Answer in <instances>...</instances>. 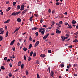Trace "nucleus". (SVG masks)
Masks as SVG:
<instances>
[{
    "instance_id": "1",
    "label": "nucleus",
    "mask_w": 78,
    "mask_h": 78,
    "mask_svg": "<svg viewBox=\"0 0 78 78\" xmlns=\"http://www.w3.org/2000/svg\"><path fill=\"white\" fill-rule=\"evenodd\" d=\"M20 13V12H14L12 14V16H17L18 14H19Z\"/></svg>"
},
{
    "instance_id": "2",
    "label": "nucleus",
    "mask_w": 78,
    "mask_h": 78,
    "mask_svg": "<svg viewBox=\"0 0 78 78\" xmlns=\"http://www.w3.org/2000/svg\"><path fill=\"white\" fill-rule=\"evenodd\" d=\"M49 36V34H47L46 35H45L43 38V39L44 40H45L47 37H48V36Z\"/></svg>"
},
{
    "instance_id": "3",
    "label": "nucleus",
    "mask_w": 78,
    "mask_h": 78,
    "mask_svg": "<svg viewBox=\"0 0 78 78\" xmlns=\"http://www.w3.org/2000/svg\"><path fill=\"white\" fill-rule=\"evenodd\" d=\"M61 38H62V40L63 41H64L65 40V39H67L68 38V37H65L62 36L61 37Z\"/></svg>"
},
{
    "instance_id": "4",
    "label": "nucleus",
    "mask_w": 78,
    "mask_h": 78,
    "mask_svg": "<svg viewBox=\"0 0 78 78\" xmlns=\"http://www.w3.org/2000/svg\"><path fill=\"white\" fill-rule=\"evenodd\" d=\"M24 7L25 6L23 5H22L21 6V8L20 9V10L21 11H23V10H24Z\"/></svg>"
},
{
    "instance_id": "5",
    "label": "nucleus",
    "mask_w": 78,
    "mask_h": 78,
    "mask_svg": "<svg viewBox=\"0 0 78 78\" xmlns=\"http://www.w3.org/2000/svg\"><path fill=\"white\" fill-rule=\"evenodd\" d=\"M39 41H37L34 45L35 47H36L39 45Z\"/></svg>"
},
{
    "instance_id": "6",
    "label": "nucleus",
    "mask_w": 78,
    "mask_h": 78,
    "mask_svg": "<svg viewBox=\"0 0 78 78\" xmlns=\"http://www.w3.org/2000/svg\"><path fill=\"white\" fill-rule=\"evenodd\" d=\"M56 33L57 34H60L61 33V31L58 30V29L56 30Z\"/></svg>"
},
{
    "instance_id": "7",
    "label": "nucleus",
    "mask_w": 78,
    "mask_h": 78,
    "mask_svg": "<svg viewBox=\"0 0 78 78\" xmlns=\"http://www.w3.org/2000/svg\"><path fill=\"white\" fill-rule=\"evenodd\" d=\"M27 9H26L24 10L22 13V15H23L25 13L27 12Z\"/></svg>"
},
{
    "instance_id": "8",
    "label": "nucleus",
    "mask_w": 78,
    "mask_h": 78,
    "mask_svg": "<svg viewBox=\"0 0 78 78\" xmlns=\"http://www.w3.org/2000/svg\"><path fill=\"white\" fill-rule=\"evenodd\" d=\"M16 41V40H13L10 43V45H12L13 44H14V42Z\"/></svg>"
},
{
    "instance_id": "9",
    "label": "nucleus",
    "mask_w": 78,
    "mask_h": 78,
    "mask_svg": "<svg viewBox=\"0 0 78 78\" xmlns=\"http://www.w3.org/2000/svg\"><path fill=\"white\" fill-rule=\"evenodd\" d=\"M17 21L18 22H21V19H20V18H18L17 19Z\"/></svg>"
},
{
    "instance_id": "10",
    "label": "nucleus",
    "mask_w": 78,
    "mask_h": 78,
    "mask_svg": "<svg viewBox=\"0 0 78 78\" xmlns=\"http://www.w3.org/2000/svg\"><path fill=\"white\" fill-rule=\"evenodd\" d=\"M40 32H41V34L42 35H44V33H45V30H43L42 31H41Z\"/></svg>"
},
{
    "instance_id": "11",
    "label": "nucleus",
    "mask_w": 78,
    "mask_h": 78,
    "mask_svg": "<svg viewBox=\"0 0 78 78\" xmlns=\"http://www.w3.org/2000/svg\"><path fill=\"white\" fill-rule=\"evenodd\" d=\"M21 64H22V62L19 61L18 63V66H21Z\"/></svg>"
},
{
    "instance_id": "12",
    "label": "nucleus",
    "mask_w": 78,
    "mask_h": 78,
    "mask_svg": "<svg viewBox=\"0 0 78 78\" xmlns=\"http://www.w3.org/2000/svg\"><path fill=\"white\" fill-rule=\"evenodd\" d=\"M40 56L42 58H45V55L44 54H42L40 55Z\"/></svg>"
},
{
    "instance_id": "13",
    "label": "nucleus",
    "mask_w": 78,
    "mask_h": 78,
    "mask_svg": "<svg viewBox=\"0 0 78 78\" xmlns=\"http://www.w3.org/2000/svg\"><path fill=\"white\" fill-rule=\"evenodd\" d=\"M9 21H10V20H8L4 22V23H9Z\"/></svg>"
},
{
    "instance_id": "14",
    "label": "nucleus",
    "mask_w": 78,
    "mask_h": 78,
    "mask_svg": "<svg viewBox=\"0 0 78 78\" xmlns=\"http://www.w3.org/2000/svg\"><path fill=\"white\" fill-rule=\"evenodd\" d=\"M51 75L52 77L54 76V72L53 71H51Z\"/></svg>"
},
{
    "instance_id": "15",
    "label": "nucleus",
    "mask_w": 78,
    "mask_h": 78,
    "mask_svg": "<svg viewBox=\"0 0 78 78\" xmlns=\"http://www.w3.org/2000/svg\"><path fill=\"white\" fill-rule=\"evenodd\" d=\"M45 30V28H41L40 29V30H39V32L40 33H41V31L42 30Z\"/></svg>"
},
{
    "instance_id": "16",
    "label": "nucleus",
    "mask_w": 78,
    "mask_h": 78,
    "mask_svg": "<svg viewBox=\"0 0 78 78\" xmlns=\"http://www.w3.org/2000/svg\"><path fill=\"white\" fill-rule=\"evenodd\" d=\"M1 69L2 70H5V67L3 66H1Z\"/></svg>"
},
{
    "instance_id": "17",
    "label": "nucleus",
    "mask_w": 78,
    "mask_h": 78,
    "mask_svg": "<svg viewBox=\"0 0 78 78\" xmlns=\"http://www.w3.org/2000/svg\"><path fill=\"white\" fill-rule=\"evenodd\" d=\"M72 23V24H75L76 23V21L75 20H73Z\"/></svg>"
},
{
    "instance_id": "18",
    "label": "nucleus",
    "mask_w": 78,
    "mask_h": 78,
    "mask_svg": "<svg viewBox=\"0 0 78 78\" xmlns=\"http://www.w3.org/2000/svg\"><path fill=\"white\" fill-rule=\"evenodd\" d=\"M68 27L69 28H72V26H71V25H70L69 24L68 25Z\"/></svg>"
},
{
    "instance_id": "19",
    "label": "nucleus",
    "mask_w": 78,
    "mask_h": 78,
    "mask_svg": "<svg viewBox=\"0 0 78 78\" xmlns=\"http://www.w3.org/2000/svg\"><path fill=\"white\" fill-rule=\"evenodd\" d=\"M32 45L33 44H30L29 47V49H30V48L32 47Z\"/></svg>"
},
{
    "instance_id": "20",
    "label": "nucleus",
    "mask_w": 78,
    "mask_h": 78,
    "mask_svg": "<svg viewBox=\"0 0 78 78\" xmlns=\"http://www.w3.org/2000/svg\"><path fill=\"white\" fill-rule=\"evenodd\" d=\"M23 50L24 51H26L27 50V48H26L25 47H24L23 48Z\"/></svg>"
},
{
    "instance_id": "21",
    "label": "nucleus",
    "mask_w": 78,
    "mask_h": 78,
    "mask_svg": "<svg viewBox=\"0 0 78 78\" xmlns=\"http://www.w3.org/2000/svg\"><path fill=\"white\" fill-rule=\"evenodd\" d=\"M29 40V41H33V39H32V38H31V36L30 37Z\"/></svg>"
},
{
    "instance_id": "22",
    "label": "nucleus",
    "mask_w": 78,
    "mask_h": 78,
    "mask_svg": "<svg viewBox=\"0 0 78 78\" xmlns=\"http://www.w3.org/2000/svg\"><path fill=\"white\" fill-rule=\"evenodd\" d=\"M24 67V64H22L21 65V69H23Z\"/></svg>"
},
{
    "instance_id": "23",
    "label": "nucleus",
    "mask_w": 78,
    "mask_h": 78,
    "mask_svg": "<svg viewBox=\"0 0 78 78\" xmlns=\"http://www.w3.org/2000/svg\"><path fill=\"white\" fill-rule=\"evenodd\" d=\"M3 40V37L2 36H0V41H2Z\"/></svg>"
},
{
    "instance_id": "24",
    "label": "nucleus",
    "mask_w": 78,
    "mask_h": 78,
    "mask_svg": "<svg viewBox=\"0 0 78 78\" xmlns=\"http://www.w3.org/2000/svg\"><path fill=\"white\" fill-rule=\"evenodd\" d=\"M9 76L10 77H11V76H12V74L11 73H9Z\"/></svg>"
},
{
    "instance_id": "25",
    "label": "nucleus",
    "mask_w": 78,
    "mask_h": 78,
    "mask_svg": "<svg viewBox=\"0 0 78 78\" xmlns=\"http://www.w3.org/2000/svg\"><path fill=\"white\" fill-rule=\"evenodd\" d=\"M8 33H9L8 31H7L5 37H8Z\"/></svg>"
},
{
    "instance_id": "26",
    "label": "nucleus",
    "mask_w": 78,
    "mask_h": 78,
    "mask_svg": "<svg viewBox=\"0 0 78 78\" xmlns=\"http://www.w3.org/2000/svg\"><path fill=\"white\" fill-rule=\"evenodd\" d=\"M36 52H34L33 54V56L34 57V56H36Z\"/></svg>"
},
{
    "instance_id": "27",
    "label": "nucleus",
    "mask_w": 78,
    "mask_h": 78,
    "mask_svg": "<svg viewBox=\"0 0 78 78\" xmlns=\"http://www.w3.org/2000/svg\"><path fill=\"white\" fill-rule=\"evenodd\" d=\"M35 34L36 35V36H38V35H39V34L38 33V32H36Z\"/></svg>"
},
{
    "instance_id": "28",
    "label": "nucleus",
    "mask_w": 78,
    "mask_h": 78,
    "mask_svg": "<svg viewBox=\"0 0 78 78\" xmlns=\"http://www.w3.org/2000/svg\"><path fill=\"white\" fill-rule=\"evenodd\" d=\"M17 9H20V5H18L17 6Z\"/></svg>"
},
{
    "instance_id": "29",
    "label": "nucleus",
    "mask_w": 78,
    "mask_h": 78,
    "mask_svg": "<svg viewBox=\"0 0 78 78\" xmlns=\"http://www.w3.org/2000/svg\"><path fill=\"white\" fill-rule=\"evenodd\" d=\"M33 51H31L30 52V56H32V55H33Z\"/></svg>"
},
{
    "instance_id": "30",
    "label": "nucleus",
    "mask_w": 78,
    "mask_h": 78,
    "mask_svg": "<svg viewBox=\"0 0 78 78\" xmlns=\"http://www.w3.org/2000/svg\"><path fill=\"white\" fill-rule=\"evenodd\" d=\"M26 73L27 75H28V72L27 70L26 71Z\"/></svg>"
},
{
    "instance_id": "31",
    "label": "nucleus",
    "mask_w": 78,
    "mask_h": 78,
    "mask_svg": "<svg viewBox=\"0 0 78 78\" xmlns=\"http://www.w3.org/2000/svg\"><path fill=\"white\" fill-rule=\"evenodd\" d=\"M43 27H45V28H47V25H45L43 26Z\"/></svg>"
},
{
    "instance_id": "32",
    "label": "nucleus",
    "mask_w": 78,
    "mask_h": 78,
    "mask_svg": "<svg viewBox=\"0 0 78 78\" xmlns=\"http://www.w3.org/2000/svg\"><path fill=\"white\" fill-rule=\"evenodd\" d=\"M33 18V16H32L31 17H30V21H31V22H32V18Z\"/></svg>"
},
{
    "instance_id": "33",
    "label": "nucleus",
    "mask_w": 78,
    "mask_h": 78,
    "mask_svg": "<svg viewBox=\"0 0 78 78\" xmlns=\"http://www.w3.org/2000/svg\"><path fill=\"white\" fill-rule=\"evenodd\" d=\"M48 52L49 53H51V50H48Z\"/></svg>"
},
{
    "instance_id": "34",
    "label": "nucleus",
    "mask_w": 78,
    "mask_h": 78,
    "mask_svg": "<svg viewBox=\"0 0 78 78\" xmlns=\"http://www.w3.org/2000/svg\"><path fill=\"white\" fill-rule=\"evenodd\" d=\"M55 4H56V6H58V5H59V2H57Z\"/></svg>"
},
{
    "instance_id": "35",
    "label": "nucleus",
    "mask_w": 78,
    "mask_h": 78,
    "mask_svg": "<svg viewBox=\"0 0 78 78\" xmlns=\"http://www.w3.org/2000/svg\"><path fill=\"white\" fill-rule=\"evenodd\" d=\"M37 64H39V61L38 60H37Z\"/></svg>"
},
{
    "instance_id": "36",
    "label": "nucleus",
    "mask_w": 78,
    "mask_h": 78,
    "mask_svg": "<svg viewBox=\"0 0 78 78\" xmlns=\"http://www.w3.org/2000/svg\"><path fill=\"white\" fill-rule=\"evenodd\" d=\"M12 58H13V59H14V58H15V56H14V53H13Z\"/></svg>"
},
{
    "instance_id": "37",
    "label": "nucleus",
    "mask_w": 78,
    "mask_h": 78,
    "mask_svg": "<svg viewBox=\"0 0 78 78\" xmlns=\"http://www.w3.org/2000/svg\"><path fill=\"white\" fill-rule=\"evenodd\" d=\"M28 61H31V57H29L28 58Z\"/></svg>"
},
{
    "instance_id": "38",
    "label": "nucleus",
    "mask_w": 78,
    "mask_h": 78,
    "mask_svg": "<svg viewBox=\"0 0 78 78\" xmlns=\"http://www.w3.org/2000/svg\"><path fill=\"white\" fill-rule=\"evenodd\" d=\"M4 60H5V61H6V60H7V57H5L4 58Z\"/></svg>"
},
{
    "instance_id": "39",
    "label": "nucleus",
    "mask_w": 78,
    "mask_h": 78,
    "mask_svg": "<svg viewBox=\"0 0 78 78\" xmlns=\"http://www.w3.org/2000/svg\"><path fill=\"white\" fill-rule=\"evenodd\" d=\"M3 33H4V31L3 30L0 33V34H3Z\"/></svg>"
},
{
    "instance_id": "40",
    "label": "nucleus",
    "mask_w": 78,
    "mask_h": 78,
    "mask_svg": "<svg viewBox=\"0 0 78 78\" xmlns=\"http://www.w3.org/2000/svg\"><path fill=\"white\" fill-rule=\"evenodd\" d=\"M59 23L60 24V25H62V21H60L59 22Z\"/></svg>"
},
{
    "instance_id": "41",
    "label": "nucleus",
    "mask_w": 78,
    "mask_h": 78,
    "mask_svg": "<svg viewBox=\"0 0 78 78\" xmlns=\"http://www.w3.org/2000/svg\"><path fill=\"white\" fill-rule=\"evenodd\" d=\"M48 69L49 70V73H50V67H48Z\"/></svg>"
},
{
    "instance_id": "42",
    "label": "nucleus",
    "mask_w": 78,
    "mask_h": 78,
    "mask_svg": "<svg viewBox=\"0 0 78 78\" xmlns=\"http://www.w3.org/2000/svg\"><path fill=\"white\" fill-rule=\"evenodd\" d=\"M40 22H41V23H42V22H43V20H42V19H41Z\"/></svg>"
},
{
    "instance_id": "43",
    "label": "nucleus",
    "mask_w": 78,
    "mask_h": 78,
    "mask_svg": "<svg viewBox=\"0 0 78 78\" xmlns=\"http://www.w3.org/2000/svg\"><path fill=\"white\" fill-rule=\"evenodd\" d=\"M37 78H40V77L39 76V75L37 73Z\"/></svg>"
},
{
    "instance_id": "44",
    "label": "nucleus",
    "mask_w": 78,
    "mask_h": 78,
    "mask_svg": "<svg viewBox=\"0 0 78 78\" xmlns=\"http://www.w3.org/2000/svg\"><path fill=\"white\" fill-rule=\"evenodd\" d=\"M24 60H27V58H26V56L25 55L24 56Z\"/></svg>"
},
{
    "instance_id": "45",
    "label": "nucleus",
    "mask_w": 78,
    "mask_h": 78,
    "mask_svg": "<svg viewBox=\"0 0 78 78\" xmlns=\"http://www.w3.org/2000/svg\"><path fill=\"white\" fill-rule=\"evenodd\" d=\"M75 34V35H77V34H78V31L76 32L75 34Z\"/></svg>"
},
{
    "instance_id": "46",
    "label": "nucleus",
    "mask_w": 78,
    "mask_h": 78,
    "mask_svg": "<svg viewBox=\"0 0 78 78\" xmlns=\"http://www.w3.org/2000/svg\"><path fill=\"white\" fill-rule=\"evenodd\" d=\"M24 41V42H25L27 41V37L25 38Z\"/></svg>"
},
{
    "instance_id": "47",
    "label": "nucleus",
    "mask_w": 78,
    "mask_h": 78,
    "mask_svg": "<svg viewBox=\"0 0 78 78\" xmlns=\"http://www.w3.org/2000/svg\"><path fill=\"white\" fill-rule=\"evenodd\" d=\"M48 12H49L50 13V12H51V9H49Z\"/></svg>"
},
{
    "instance_id": "48",
    "label": "nucleus",
    "mask_w": 78,
    "mask_h": 78,
    "mask_svg": "<svg viewBox=\"0 0 78 78\" xmlns=\"http://www.w3.org/2000/svg\"><path fill=\"white\" fill-rule=\"evenodd\" d=\"M22 47H23V44L21 45V46L20 48V49H21L22 48Z\"/></svg>"
},
{
    "instance_id": "49",
    "label": "nucleus",
    "mask_w": 78,
    "mask_h": 78,
    "mask_svg": "<svg viewBox=\"0 0 78 78\" xmlns=\"http://www.w3.org/2000/svg\"><path fill=\"white\" fill-rule=\"evenodd\" d=\"M73 66H74V67H77V65L76 64H74L73 65Z\"/></svg>"
},
{
    "instance_id": "50",
    "label": "nucleus",
    "mask_w": 78,
    "mask_h": 78,
    "mask_svg": "<svg viewBox=\"0 0 78 78\" xmlns=\"http://www.w3.org/2000/svg\"><path fill=\"white\" fill-rule=\"evenodd\" d=\"M77 41V39H75L73 41V42H76Z\"/></svg>"
},
{
    "instance_id": "51",
    "label": "nucleus",
    "mask_w": 78,
    "mask_h": 78,
    "mask_svg": "<svg viewBox=\"0 0 78 78\" xmlns=\"http://www.w3.org/2000/svg\"><path fill=\"white\" fill-rule=\"evenodd\" d=\"M61 66L62 67H64V64H62L61 65Z\"/></svg>"
},
{
    "instance_id": "52",
    "label": "nucleus",
    "mask_w": 78,
    "mask_h": 78,
    "mask_svg": "<svg viewBox=\"0 0 78 78\" xmlns=\"http://www.w3.org/2000/svg\"><path fill=\"white\" fill-rule=\"evenodd\" d=\"M7 62H9L10 61V59L9 58H8L7 60L6 61Z\"/></svg>"
},
{
    "instance_id": "53",
    "label": "nucleus",
    "mask_w": 78,
    "mask_h": 78,
    "mask_svg": "<svg viewBox=\"0 0 78 78\" xmlns=\"http://www.w3.org/2000/svg\"><path fill=\"white\" fill-rule=\"evenodd\" d=\"M20 27H19L16 30V31H18V30H19V29H20Z\"/></svg>"
},
{
    "instance_id": "54",
    "label": "nucleus",
    "mask_w": 78,
    "mask_h": 78,
    "mask_svg": "<svg viewBox=\"0 0 78 78\" xmlns=\"http://www.w3.org/2000/svg\"><path fill=\"white\" fill-rule=\"evenodd\" d=\"M17 45L18 46H19V45H20V43H19V42H18L17 43Z\"/></svg>"
},
{
    "instance_id": "55",
    "label": "nucleus",
    "mask_w": 78,
    "mask_h": 78,
    "mask_svg": "<svg viewBox=\"0 0 78 78\" xmlns=\"http://www.w3.org/2000/svg\"><path fill=\"white\" fill-rule=\"evenodd\" d=\"M52 25H55V22L54 21H52Z\"/></svg>"
},
{
    "instance_id": "56",
    "label": "nucleus",
    "mask_w": 78,
    "mask_h": 78,
    "mask_svg": "<svg viewBox=\"0 0 78 78\" xmlns=\"http://www.w3.org/2000/svg\"><path fill=\"white\" fill-rule=\"evenodd\" d=\"M16 2H14L13 3V5H16Z\"/></svg>"
},
{
    "instance_id": "57",
    "label": "nucleus",
    "mask_w": 78,
    "mask_h": 78,
    "mask_svg": "<svg viewBox=\"0 0 78 78\" xmlns=\"http://www.w3.org/2000/svg\"><path fill=\"white\" fill-rule=\"evenodd\" d=\"M77 74H74V76H77Z\"/></svg>"
},
{
    "instance_id": "58",
    "label": "nucleus",
    "mask_w": 78,
    "mask_h": 78,
    "mask_svg": "<svg viewBox=\"0 0 78 78\" xmlns=\"http://www.w3.org/2000/svg\"><path fill=\"white\" fill-rule=\"evenodd\" d=\"M52 28L51 27H49L47 28V30H49L50 29H51Z\"/></svg>"
},
{
    "instance_id": "59",
    "label": "nucleus",
    "mask_w": 78,
    "mask_h": 78,
    "mask_svg": "<svg viewBox=\"0 0 78 78\" xmlns=\"http://www.w3.org/2000/svg\"><path fill=\"white\" fill-rule=\"evenodd\" d=\"M12 50H13V51H15V48H14V47L12 48Z\"/></svg>"
},
{
    "instance_id": "60",
    "label": "nucleus",
    "mask_w": 78,
    "mask_h": 78,
    "mask_svg": "<svg viewBox=\"0 0 78 78\" xmlns=\"http://www.w3.org/2000/svg\"><path fill=\"white\" fill-rule=\"evenodd\" d=\"M3 30V28H1L0 29V32L1 31H2Z\"/></svg>"
},
{
    "instance_id": "61",
    "label": "nucleus",
    "mask_w": 78,
    "mask_h": 78,
    "mask_svg": "<svg viewBox=\"0 0 78 78\" xmlns=\"http://www.w3.org/2000/svg\"><path fill=\"white\" fill-rule=\"evenodd\" d=\"M34 15L35 16V17H37V14H34Z\"/></svg>"
},
{
    "instance_id": "62",
    "label": "nucleus",
    "mask_w": 78,
    "mask_h": 78,
    "mask_svg": "<svg viewBox=\"0 0 78 78\" xmlns=\"http://www.w3.org/2000/svg\"><path fill=\"white\" fill-rule=\"evenodd\" d=\"M8 9L9 11V10H10V9H11V7H8Z\"/></svg>"
},
{
    "instance_id": "63",
    "label": "nucleus",
    "mask_w": 78,
    "mask_h": 78,
    "mask_svg": "<svg viewBox=\"0 0 78 78\" xmlns=\"http://www.w3.org/2000/svg\"><path fill=\"white\" fill-rule=\"evenodd\" d=\"M9 10L8 9H6V12H8V11Z\"/></svg>"
},
{
    "instance_id": "64",
    "label": "nucleus",
    "mask_w": 78,
    "mask_h": 78,
    "mask_svg": "<svg viewBox=\"0 0 78 78\" xmlns=\"http://www.w3.org/2000/svg\"><path fill=\"white\" fill-rule=\"evenodd\" d=\"M26 34V32L23 33L22 34L23 35H24Z\"/></svg>"
}]
</instances>
